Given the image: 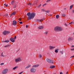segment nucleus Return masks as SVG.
Returning <instances> with one entry per match:
<instances>
[{
    "mask_svg": "<svg viewBox=\"0 0 74 74\" xmlns=\"http://www.w3.org/2000/svg\"><path fill=\"white\" fill-rule=\"evenodd\" d=\"M56 18H57V19H58L59 18V15H57L56 16Z\"/></svg>",
    "mask_w": 74,
    "mask_h": 74,
    "instance_id": "obj_23",
    "label": "nucleus"
},
{
    "mask_svg": "<svg viewBox=\"0 0 74 74\" xmlns=\"http://www.w3.org/2000/svg\"><path fill=\"white\" fill-rule=\"evenodd\" d=\"M46 4H47V3H45V4H44L43 5V6H44V5H46Z\"/></svg>",
    "mask_w": 74,
    "mask_h": 74,
    "instance_id": "obj_38",
    "label": "nucleus"
},
{
    "mask_svg": "<svg viewBox=\"0 0 74 74\" xmlns=\"http://www.w3.org/2000/svg\"><path fill=\"white\" fill-rule=\"evenodd\" d=\"M55 52H56V53H57V52H58V51L57 50H55Z\"/></svg>",
    "mask_w": 74,
    "mask_h": 74,
    "instance_id": "obj_31",
    "label": "nucleus"
},
{
    "mask_svg": "<svg viewBox=\"0 0 74 74\" xmlns=\"http://www.w3.org/2000/svg\"><path fill=\"white\" fill-rule=\"evenodd\" d=\"M4 5H5V7H7L8 6V4H4Z\"/></svg>",
    "mask_w": 74,
    "mask_h": 74,
    "instance_id": "obj_30",
    "label": "nucleus"
},
{
    "mask_svg": "<svg viewBox=\"0 0 74 74\" xmlns=\"http://www.w3.org/2000/svg\"><path fill=\"white\" fill-rule=\"evenodd\" d=\"M43 27L42 26H40V27H38V29H43Z\"/></svg>",
    "mask_w": 74,
    "mask_h": 74,
    "instance_id": "obj_12",
    "label": "nucleus"
},
{
    "mask_svg": "<svg viewBox=\"0 0 74 74\" xmlns=\"http://www.w3.org/2000/svg\"><path fill=\"white\" fill-rule=\"evenodd\" d=\"M16 14V12H13L11 14V15L10 16H12V15H15Z\"/></svg>",
    "mask_w": 74,
    "mask_h": 74,
    "instance_id": "obj_11",
    "label": "nucleus"
},
{
    "mask_svg": "<svg viewBox=\"0 0 74 74\" xmlns=\"http://www.w3.org/2000/svg\"><path fill=\"white\" fill-rule=\"evenodd\" d=\"M10 40L12 41V42H15V39H14V38H10Z\"/></svg>",
    "mask_w": 74,
    "mask_h": 74,
    "instance_id": "obj_8",
    "label": "nucleus"
},
{
    "mask_svg": "<svg viewBox=\"0 0 74 74\" xmlns=\"http://www.w3.org/2000/svg\"><path fill=\"white\" fill-rule=\"evenodd\" d=\"M71 49V51H73V50L74 51V48H73V49Z\"/></svg>",
    "mask_w": 74,
    "mask_h": 74,
    "instance_id": "obj_36",
    "label": "nucleus"
},
{
    "mask_svg": "<svg viewBox=\"0 0 74 74\" xmlns=\"http://www.w3.org/2000/svg\"><path fill=\"white\" fill-rule=\"evenodd\" d=\"M72 47H74V46H72Z\"/></svg>",
    "mask_w": 74,
    "mask_h": 74,
    "instance_id": "obj_48",
    "label": "nucleus"
},
{
    "mask_svg": "<svg viewBox=\"0 0 74 74\" xmlns=\"http://www.w3.org/2000/svg\"><path fill=\"white\" fill-rule=\"evenodd\" d=\"M74 22H72L70 23H69V24L70 25V24H73Z\"/></svg>",
    "mask_w": 74,
    "mask_h": 74,
    "instance_id": "obj_32",
    "label": "nucleus"
},
{
    "mask_svg": "<svg viewBox=\"0 0 74 74\" xmlns=\"http://www.w3.org/2000/svg\"><path fill=\"white\" fill-rule=\"evenodd\" d=\"M44 73H45L46 71H44Z\"/></svg>",
    "mask_w": 74,
    "mask_h": 74,
    "instance_id": "obj_50",
    "label": "nucleus"
},
{
    "mask_svg": "<svg viewBox=\"0 0 74 74\" xmlns=\"http://www.w3.org/2000/svg\"><path fill=\"white\" fill-rule=\"evenodd\" d=\"M71 40H72V38H69L68 39V41H70Z\"/></svg>",
    "mask_w": 74,
    "mask_h": 74,
    "instance_id": "obj_25",
    "label": "nucleus"
},
{
    "mask_svg": "<svg viewBox=\"0 0 74 74\" xmlns=\"http://www.w3.org/2000/svg\"><path fill=\"white\" fill-rule=\"evenodd\" d=\"M28 26H28V25H26V28H27V27H28Z\"/></svg>",
    "mask_w": 74,
    "mask_h": 74,
    "instance_id": "obj_41",
    "label": "nucleus"
},
{
    "mask_svg": "<svg viewBox=\"0 0 74 74\" xmlns=\"http://www.w3.org/2000/svg\"><path fill=\"white\" fill-rule=\"evenodd\" d=\"M44 19H42L41 20V22H42L43 21H44Z\"/></svg>",
    "mask_w": 74,
    "mask_h": 74,
    "instance_id": "obj_42",
    "label": "nucleus"
},
{
    "mask_svg": "<svg viewBox=\"0 0 74 74\" xmlns=\"http://www.w3.org/2000/svg\"><path fill=\"white\" fill-rule=\"evenodd\" d=\"M28 5H32V3H30L28 4Z\"/></svg>",
    "mask_w": 74,
    "mask_h": 74,
    "instance_id": "obj_37",
    "label": "nucleus"
},
{
    "mask_svg": "<svg viewBox=\"0 0 74 74\" xmlns=\"http://www.w3.org/2000/svg\"><path fill=\"white\" fill-rule=\"evenodd\" d=\"M17 23V21L15 20H14L12 22V25H14V26H15L16 25V23Z\"/></svg>",
    "mask_w": 74,
    "mask_h": 74,
    "instance_id": "obj_6",
    "label": "nucleus"
},
{
    "mask_svg": "<svg viewBox=\"0 0 74 74\" xmlns=\"http://www.w3.org/2000/svg\"><path fill=\"white\" fill-rule=\"evenodd\" d=\"M65 26H67V24H65Z\"/></svg>",
    "mask_w": 74,
    "mask_h": 74,
    "instance_id": "obj_45",
    "label": "nucleus"
},
{
    "mask_svg": "<svg viewBox=\"0 0 74 74\" xmlns=\"http://www.w3.org/2000/svg\"><path fill=\"white\" fill-rule=\"evenodd\" d=\"M18 21H21V18L19 19H18Z\"/></svg>",
    "mask_w": 74,
    "mask_h": 74,
    "instance_id": "obj_39",
    "label": "nucleus"
},
{
    "mask_svg": "<svg viewBox=\"0 0 74 74\" xmlns=\"http://www.w3.org/2000/svg\"><path fill=\"white\" fill-rule=\"evenodd\" d=\"M62 16H66V14H62Z\"/></svg>",
    "mask_w": 74,
    "mask_h": 74,
    "instance_id": "obj_28",
    "label": "nucleus"
},
{
    "mask_svg": "<svg viewBox=\"0 0 74 74\" xmlns=\"http://www.w3.org/2000/svg\"><path fill=\"white\" fill-rule=\"evenodd\" d=\"M16 36H15V37H14V39H16Z\"/></svg>",
    "mask_w": 74,
    "mask_h": 74,
    "instance_id": "obj_43",
    "label": "nucleus"
},
{
    "mask_svg": "<svg viewBox=\"0 0 74 74\" xmlns=\"http://www.w3.org/2000/svg\"><path fill=\"white\" fill-rule=\"evenodd\" d=\"M39 58H42V56L41 55H40L39 56Z\"/></svg>",
    "mask_w": 74,
    "mask_h": 74,
    "instance_id": "obj_26",
    "label": "nucleus"
},
{
    "mask_svg": "<svg viewBox=\"0 0 74 74\" xmlns=\"http://www.w3.org/2000/svg\"><path fill=\"white\" fill-rule=\"evenodd\" d=\"M52 1V0H47L46 2L47 3H49V2H51Z\"/></svg>",
    "mask_w": 74,
    "mask_h": 74,
    "instance_id": "obj_14",
    "label": "nucleus"
},
{
    "mask_svg": "<svg viewBox=\"0 0 74 74\" xmlns=\"http://www.w3.org/2000/svg\"><path fill=\"white\" fill-rule=\"evenodd\" d=\"M73 5H71V6H70V9H71V8H72L73 7Z\"/></svg>",
    "mask_w": 74,
    "mask_h": 74,
    "instance_id": "obj_24",
    "label": "nucleus"
},
{
    "mask_svg": "<svg viewBox=\"0 0 74 74\" xmlns=\"http://www.w3.org/2000/svg\"><path fill=\"white\" fill-rule=\"evenodd\" d=\"M73 64H72L71 65V66L72 65H73Z\"/></svg>",
    "mask_w": 74,
    "mask_h": 74,
    "instance_id": "obj_49",
    "label": "nucleus"
},
{
    "mask_svg": "<svg viewBox=\"0 0 74 74\" xmlns=\"http://www.w3.org/2000/svg\"><path fill=\"white\" fill-rule=\"evenodd\" d=\"M72 12H73V13H74V10L72 11Z\"/></svg>",
    "mask_w": 74,
    "mask_h": 74,
    "instance_id": "obj_46",
    "label": "nucleus"
},
{
    "mask_svg": "<svg viewBox=\"0 0 74 74\" xmlns=\"http://www.w3.org/2000/svg\"><path fill=\"white\" fill-rule=\"evenodd\" d=\"M8 71V69H5L4 70H3L2 72V74H6V73Z\"/></svg>",
    "mask_w": 74,
    "mask_h": 74,
    "instance_id": "obj_5",
    "label": "nucleus"
},
{
    "mask_svg": "<svg viewBox=\"0 0 74 74\" xmlns=\"http://www.w3.org/2000/svg\"><path fill=\"white\" fill-rule=\"evenodd\" d=\"M46 60L48 63H53V61L51 60H50L49 59H47Z\"/></svg>",
    "mask_w": 74,
    "mask_h": 74,
    "instance_id": "obj_4",
    "label": "nucleus"
},
{
    "mask_svg": "<svg viewBox=\"0 0 74 74\" xmlns=\"http://www.w3.org/2000/svg\"><path fill=\"white\" fill-rule=\"evenodd\" d=\"M5 16H7V17H8V16H9L8 14L7 13H6L5 14Z\"/></svg>",
    "mask_w": 74,
    "mask_h": 74,
    "instance_id": "obj_27",
    "label": "nucleus"
},
{
    "mask_svg": "<svg viewBox=\"0 0 74 74\" xmlns=\"http://www.w3.org/2000/svg\"><path fill=\"white\" fill-rule=\"evenodd\" d=\"M31 71L32 73H34L36 72V69H35L32 68L31 69Z\"/></svg>",
    "mask_w": 74,
    "mask_h": 74,
    "instance_id": "obj_9",
    "label": "nucleus"
},
{
    "mask_svg": "<svg viewBox=\"0 0 74 74\" xmlns=\"http://www.w3.org/2000/svg\"><path fill=\"white\" fill-rule=\"evenodd\" d=\"M41 4H40L38 6V7H40V6H41Z\"/></svg>",
    "mask_w": 74,
    "mask_h": 74,
    "instance_id": "obj_40",
    "label": "nucleus"
},
{
    "mask_svg": "<svg viewBox=\"0 0 74 74\" xmlns=\"http://www.w3.org/2000/svg\"><path fill=\"white\" fill-rule=\"evenodd\" d=\"M37 21L38 22H41V20L40 19H37Z\"/></svg>",
    "mask_w": 74,
    "mask_h": 74,
    "instance_id": "obj_17",
    "label": "nucleus"
},
{
    "mask_svg": "<svg viewBox=\"0 0 74 74\" xmlns=\"http://www.w3.org/2000/svg\"><path fill=\"white\" fill-rule=\"evenodd\" d=\"M31 67V65H29L28 66L26 67H25V69H28L29 68V67Z\"/></svg>",
    "mask_w": 74,
    "mask_h": 74,
    "instance_id": "obj_19",
    "label": "nucleus"
},
{
    "mask_svg": "<svg viewBox=\"0 0 74 74\" xmlns=\"http://www.w3.org/2000/svg\"><path fill=\"white\" fill-rule=\"evenodd\" d=\"M39 66V64L34 65L32 66V67H38Z\"/></svg>",
    "mask_w": 74,
    "mask_h": 74,
    "instance_id": "obj_13",
    "label": "nucleus"
},
{
    "mask_svg": "<svg viewBox=\"0 0 74 74\" xmlns=\"http://www.w3.org/2000/svg\"><path fill=\"white\" fill-rule=\"evenodd\" d=\"M10 42V40H8L3 41V42Z\"/></svg>",
    "mask_w": 74,
    "mask_h": 74,
    "instance_id": "obj_16",
    "label": "nucleus"
},
{
    "mask_svg": "<svg viewBox=\"0 0 74 74\" xmlns=\"http://www.w3.org/2000/svg\"><path fill=\"white\" fill-rule=\"evenodd\" d=\"M47 32H46L45 33L46 34H47Z\"/></svg>",
    "mask_w": 74,
    "mask_h": 74,
    "instance_id": "obj_47",
    "label": "nucleus"
},
{
    "mask_svg": "<svg viewBox=\"0 0 74 74\" xmlns=\"http://www.w3.org/2000/svg\"><path fill=\"white\" fill-rule=\"evenodd\" d=\"M27 15L28 16V18L29 20H31L34 18L36 16V13L34 12H32L31 13L30 12H28Z\"/></svg>",
    "mask_w": 74,
    "mask_h": 74,
    "instance_id": "obj_1",
    "label": "nucleus"
},
{
    "mask_svg": "<svg viewBox=\"0 0 74 74\" xmlns=\"http://www.w3.org/2000/svg\"><path fill=\"white\" fill-rule=\"evenodd\" d=\"M10 46H11V45H8L5 46L4 47H5V48H7V47H10Z\"/></svg>",
    "mask_w": 74,
    "mask_h": 74,
    "instance_id": "obj_15",
    "label": "nucleus"
},
{
    "mask_svg": "<svg viewBox=\"0 0 74 74\" xmlns=\"http://www.w3.org/2000/svg\"><path fill=\"white\" fill-rule=\"evenodd\" d=\"M60 74H63V73H62V72H60Z\"/></svg>",
    "mask_w": 74,
    "mask_h": 74,
    "instance_id": "obj_44",
    "label": "nucleus"
},
{
    "mask_svg": "<svg viewBox=\"0 0 74 74\" xmlns=\"http://www.w3.org/2000/svg\"><path fill=\"white\" fill-rule=\"evenodd\" d=\"M62 27H56L54 29L55 31H62Z\"/></svg>",
    "mask_w": 74,
    "mask_h": 74,
    "instance_id": "obj_2",
    "label": "nucleus"
},
{
    "mask_svg": "<svg viewBox=\"0 0 74 74\" xmlns=\"http://www.w3.org/2000/svg\"><path fill=\"white\" fill-rule=\"evenodd\" d=\"M49 48L50 49L52 50L54 48H55V47H53V46H49Z\"/></svg>",
    "mask_w": 74,
    "mask_h": 74,
    "instance_id": "obj_10",
    "label": "nucleus"
},
{
    "mask_svg": "<svg viewBox=\"0 0 74 74\" xmlns=\"http://www.w3.org/2000/svg\"><path fill=\"white\" fill-rule=\"evenodd\" d=\"M11 4H14V1H13L11 2Z\"/></svg>",
    "mask_w": 74,
    "mask_h": 74,
    "instance_id": "obj_21",
    "label": "nucleus"
},
{
    "mask_svg": "<svg viewBox=\"0 0 74 74\" xmlns=\"http://www.w3.org/2000/svg\"><path fill=\"white\" fill-rule=\"evenodd\" d=\"M10 32L5 31L3 33V34L5 36V35H7V34H8L9 33H10Z\"/></svg>",
    "mask_w": 74,
    "mask_h": 74,
    "instance_id": "obj_3",
    "label": "nucleus"
},
{
    "mask_svg": "<svg viewBox=\"0 0 74 74\" xmlns=\"http://www.w3.org/2000/svg\"><path fill=\"white\" fill-rule=\"evenodd\" d=\"M74 58V56H71V57L70 58Z\"/></svg>",
    "mask_w": 74,
    "mask_h": 74,
    "instance_id": "obj_35",
    "label": "nucleus"
},
{
    "mask_svg": "<svg viewBox=\"0 0 74 74\" xmlns=\"http://www.w3.org/2000/svg\"><path fill=\"white\" fill-rule=\"evenodd\" d=\"M21 59L20 58H19L16 59H15V62H19V61H21Z\"/></svg>",
    "mask_w": 74,
    "mask_h": 74,
    "instance_id": "obj_7",
    "label": "nucleus"
},
{
    "mask_svg": "<svg viewBox=\"0 0 74 74\" xmlns=\"http://www.w3.org/2000/svg\"><path fill=\"white\" fill-rule=\"evenodd\" d=\"M18 66H15L13 69V70H15V69H17V68H18Z\"/></svg>",
    "mask_w": 74,
    "mask_h": 74,
    "instance_id": "obj_20",
    "label": "nucleus"
},
{
    "mask_svg": "<svg viewBox=\"0 0 74 74\" xmlns=\"http://www.w3.org/2000/svg\"><path fill=\"white\" fill-rule=\"evenodd\" d=\"M3 53H2L1 54V56H2L3 57H4V56L3 55Z\"/></svg>",
    "mask_w": 74,
    "mask_h": 74,
    "instance_id": "obj_29",
    "label": "nucleus"
},
{
    "mask_svg": "<svg viewBox=\"0 0 74 74\" xmlns=\"http://www.w3.org/2000/svg\"><path fill=\"white\" fill-rule=\"evenodd\" d=\"M19 23H20V24H22V23H23V22H19Z\"/></svg>",
    "mask_w": 74,
    "mask_h": 74,
    "instance_id": "obj_33",
    "label": "nucleus"
},
{
    "mask_svg": "<svg viewBox=\"0 0 74 74\" xmlns=\"http://www.w3.org/2000/svg\"><path fill=\"white\" fill-rule=\"evenodd\" d=\"M16 7V5L15 4L13 6L14 8H15Z\"/></svg>",
    "mask_w": 74,
    "mask_h": 74,
    "instance_id": "obj_22",
    "label": "nucleus"
},
{
    "mask_svg": "<svg viewBox=\"0 0 74 74\" xmlns=\"http://www.w3.org/2000/svg\"><path fill=\"white\" fill-rule=\"evenodd\" d=\"M50 15V16H51V15Z\"/></svg>",
    "mask_w": 74,
    "mask_h": 74,
    "instance_id": "obj_52",
    "label": "nucleus"
},
{
    "mask_svg": "<svg viewBox=\"0 0 74 74\" xmlns=\"http://www.w3.org/2000/svg\"><path fill=\"white\" fill-rule=\"evenodd\" d=\"M0 64L1 65H3V64H4V63H1Z\"/></svg>",
    "mask_w": 74,
    "mask_h": 74,
    "instance_id": "obj_34",
    "label": "nucleus"
},
{
    "mask_svg": "<svg viewBox=\"0 0 74 74\" xmlns=\"http://www.w3.org/2000/svg\"><path fill=\"white\" fill-rule=\"evenodd\" d=\"M66 74H67V73H66Z\"/></svg>",
    "mask_w": 74,
    "mask_h": 74,
    "instance_id": "obj_51",
    "label": "nucleus"
},
{
    "mask_svg": "<svg viewBox=\"0 0 74 74\" xmlns=\"http://www.w3.org/2000/svg\"><path fill=\"white\" fill-rule=\"evenodd\" d=\"M50 68H51V69H53V68H55V66H50Z\"/></svg>",
    "mask_w": 74,
    "mask_h": 74,
    "instance_id": "obj_18",
    "label": "nucleus"
}]
</instances>
